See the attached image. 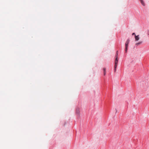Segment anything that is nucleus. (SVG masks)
I'll return each instance as SVG.
<instances>
[{
	"label": "nucleus",
	"mask_w": 149,
	"mask_h": 149,
	"mask_svg": "<svg viewBox=\"0 0 149 149\" xmlns=\"http://www.w3.org/2000/svg\"><path fill=\"white\" fill-rule=\"evenodd\" d=\"M118 51H117L116 55V58L115 61V65H114V71H115V72L116 70V68H117V64H118Z\"/></svg>",
	"instance_id": "obj_1"
},
{
	"label": "nucleus",
	"mask_w": 149,
	"mask_h": 149,
	"mask_svg": "<svg viewBox=\"0 0 149 149\" xmlns=\"http://www.w3.org/2000/svg\"><path fill=\"white\" fill-rule=\"evenodd\" d=\"M125 48H128V44H125Z\"/></svg>",
	"instance_id": "obj_7"
},
{
	"label": "nucleus",
	"mask_w": 149,
	"mask_h": 149,
	"mask_svg": "<svg viewBox=\"0 0 149 149\" xmlns=\"http://www.w3.org/2000/svg\"><path fill=\"white\" fill-rule=\"evenodd\" d=\"M104 70V75H105L106 74V69L105 68H104L103 69Z\"/></svg>",
	"instance_id": "obj_5"
},
{
	"label": "nucleus",
	"mask_w": 149,
	"mask_h": 149,
	"mask_svg": "<svg viewBox=\"0 0 149 149\" xmlns=\"http://www.w3.org/2000/svg\"><path fill=\"white\" fill-rule=\"evenodd\" d=\"M148 34L149 35V31L148 32Z\"/></svg>",
	"instance_id": "obj_10"
},
{
	"label": "nucleus",
	"mask_w": 149,
	"mask_h": 149,
	"mask_svg": "<svg viewBox=\"0 0 149 149\" xmlns=\"http://www.w3.org/2000/svg\"><path fill=\"white\" fill-rule=\"evenodd\" d=\"M141 4L143 6H145V3L143 0H140Z\"/></svg>",
	"instance_id": "obj_3"
},
{
	"label": "nucleus",
	"mask_w": 149,
	"mask_h": 149,
	"mask_svg": "<svg viewBox=\"0 0 149 149\" xmlns=\"http://www.w3.org/2000/svg\"><path fill=\"white\" fill-rule=\"evenodd\" d=\"M132 35H135V33H133L132 34Z\"/></svg>",
	"instance_id": "obj_9"
},
{
	"label": "nucleus",
	"mask_w": 149,
	"mask_h": 149,
	"mask_svg": "<svg viewBox=\"0 0 149 149\" xmlns=\"http://www.w3.org/2000/svg\"><path fill=\"white\" fill-rule=\"evenodd\" d=\"M142 42H138L136 43V45H139L140 44H141V43H142Z\"/></svg>",
	"instance_id": "obj_6"
},
{
	"label": "nucleus",
	"mask_w": 149,
	"mask_h": 149,
	"mask_svg": "<svg viewBox=\"0 0 149 149\" xmlns=\"http://www.w3.org/2000/svg\"><path fill=\"white\" fill-rule=\"evenodd\" d=\"M135 38L136 41H138L139 39V35H138L137 36H135Z\"/></svg>",
	"instance_id": "obj_2"
},
{
	"label": "nucleus",
	"mask_w": 149,
	"mask_h": 149,
	"mask_svg": "<svg viewBox=\"0 0 149 149\" xmlns=\"http://www.w3.org/2000/svg\"><path fill=\"white\" fill-rule=\"evenodd\" d=\"M130 41V40L129 39H127V41H126L125 44H128L129 43Z\"/></svg>",
	"instance_id": "obj_4"
},
{
	"label": "nucleus",
	"mask_w": 149,
	"mask_h": 149,
	"mask_svg": "<svg viewBox=\"0 0 149 149\" xmlns=\"http://www.w3.org/2000/svg\"><path fill=\"white\" fill-rule=\"evenodd\" d=\"M127 49H128V48H125V51L126 53L127 52Z\"/></svg>",
	"instance_id": "obj_8"
}]
</instances>
